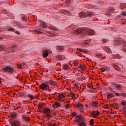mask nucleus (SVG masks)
I'll return each instance as SVG.
<instances>
[{
    "label": "nucleus",
    "mask_w": 126,
    "mask_h": 126,
    "mask_svg": "<svg viewBox=\"0 0 126 126\" xmlns=\"http://www.w3.org/2000/svg\"><path fill=\"white\" fill-rule=\"evenodd\" d=\"M76 33L79 34H87V35H90V36H92V35H94L95 33V32L93 30L91 29H79L76 30Z\"/></svg>",
    "instance_id": "obj_1"
},
{
    "label": "nucleus",
    "mask_w": 126,
    "mask_h": 126,
    "mask_svg": "<svg viewBox=\"0 0 126 126\" xmlns=\"http://www.w3.org/2000/svg\"><path fill=\"white\" fill-rule=\"evenodd\" d=\"M2 70H4L5 72H7L8 73H13L14 72V68L9 66H6L4 67Z\"/></svg>",
    "instance_id": "obj_2"
},
{
    "label": "nucleus",
    "mask_w": 126,
    "mask_h": 126,
    "mask_svg": "<svg viewBox=\"0 0 126 126\" xmlns=\"http://www.w3.org/2000/svg\"><path fill=\"white\" fill-rule=\"evenodd\" d=\"M9 123L12 126H20V122L18 120H15L14 119L13 121L11 120V119H9Z\"/></svg>",
    "instance_id": "obj_3"
},
{
    "label": "nucleus",
    "mask_w": 126,
    "mask_h": 126,
    "mask_svg": "<svg viewBox=\"0 0 126 126\" xmlns=\"http://www.w3.org/2000/svg\"><path fill=\"white\" fill-rule=\"evenodd\" d=\"M121 44H124V46H126V42L123 39L115 40V45L118 46V45H121Z\"/></svg>",
    "instance_id": "obj_4"
},
{
    "label": "nucleus",
    "mask_w": 126,
    "mask_h": 126,
    "mask_svg": "<svg viewBox=\"0 0 126 126\" xmlns=\"http://www.w3.org/2000/svg\"><path fill=\"white\" fill-rule=\"evenodd\" d=\"M84 119V118H83V117H82V116L78 115L75 118L74 121H75V122H76V123H79V122H80V121H83Z\"/></svg>",
    "instance_id": "obj_5"
},
{
    "label": "nucleus",
    "mask_w": 126,
    "mask_h": 126,
    "mask_svg": "<svg viewBox=\"0 0 126 126\" xmlns=\"http://www.w3.org/2000/svg\"><path fill=\"white\" fill-rule=\"evenodd\" d=\"M47 87H49V85L45 83H42L39 86V88H40L41 90H45V89H47Z\"/></svg>",
    "instance_id": "obj_6"
},
{
    "label": "nucleus",
    "mask_w": 126,
    "mask_h": 126,
    "mask_svg": "<svg viewBox=\"0 0 126 126\" xmlns=\"http://www.w3.org/2000/svg\"><path fill=\"white\" fill-rule=\"evenodd\" d=\"M111 86L118 89V90H122V86L120 85H117L115 83H111Z\"/></svg>",
    "instance_id": "obj_7"
},
{
    "label": "nucleus",
    "mask_w": 126,
    "mask_h": 126,
    "mask_svg": "<svg viewBox=\"0 0 126 126\" xmlns=\"http://www.w3.org/2000/svg\"><path fill=\"white\" fill-rule=\"evenodd\" d=\"M90 105L93 107V108H97L99 106V104L97 101H93L90 103Z\"/></svg>",
    "instance_id": "obj_8"
},
{
    "label": "nucleus",
    "mask_w": 126,
    "mask_h": 126,
    "mask_svg": "<svg viewBox=\"0 0 126 126\" xmlns=\"http://www.w3.org/2000/svg\"><path fill=\"white\" fill-rule=\"evenodd\" d=\"M42 56L43 58H47L49 56V52L47 50H43L42 52Z\"/></svg>",
    "instance_id": "obj_9"
},
{
    "label": "nucleus",
    "mask_w": 126,
    "mask_h": 126,
    "mask_svg": "<svg viewBox=\"0 0 126 126\" xmlns=\"http://www.w3.org/2000/svg\"><path fill=\"white\" fill-rule=\"evenodd\" d=\"M17 117V115H16V113L14 112L12 113L10 115V118L12 119V120H15Z\"/></svg>",
    "instance_id": "obj_10"
},
{
    "label": "nucleus",
    "mask_w": 126,
    "mask_h": 126,
    "mask_svg": "<svg viewBox=\"0 0 126 126\" xmlns=\"http://www.w3.org/2000/svg\"><path fill=\"white\" fill-rule=\"evenodd\" d=\"M91 114L94 118H96V117H97V116H98L99 114H100V112H99L98 111H93L91 112Z\"/></svg>",
    "instance_id": "obj_11"
},
{
    "label": "nucleus",
    "mask_w": 126,
    "mask_h": 126,
    "mask_svg": "<svg viewBox=\"0 0 126 126\" xmlns=\"http://www.w3.org/2000/svg\"><path fill=\"white\" fill-rule=\"evenodd\" d=\"M79 16L82 18V17H87V14L85 12H81L79 13Z\"/></svg>",
    "instance_id": "obj_12"
},
{
    "label": "nucleus",
    "mask_w": 126,
    "mask_h": 126,
    "mask_svg": "<svg viewBox=\"0 0 126 126\" xmlns=\"http://www.w3.org/2000/svg\"><path fill=\"white\" fill-rule=\"evenodd\" d=\"M86 14H87V17H88L89 16L92 17L94 16V12L92 11H87Z\"/></svg>",
    "instance_id": "obj_13"
},
{
    "label": "nucleus",
    "mask_w": 126,
    "mask_h": 126,
    "mask_svg": "<svg viewBox=\"0 0 126 126\" xmlns=\"http://www.w3.org/2000/svg\"><path fill=\"white\" fill-rule=\"evenodd\" d=\"M83 107H84L83 104L79 102L76 104L75 106L76 108H79L80 109H83Z\"/></svg>",
    "instance_id": "obj_14"
},
{
    "label": "nucleus",
    "mask_w": 126,
    "mask_h": 126,
    "mask_svg": "<svg viewBox=\"0 0 126 126\" xmlns=\"http://www.w3.org/2000/svg\"><path fill=\"white\" fill-rule=\"evenodd\" d=\"M59 97L60 99H63L64 98V94L62 93H59Z\"/></svg>",
    "instance_id": "obj_15"
},
{
    "label": "nucleus",
    "mask_w": 126,
    "mask_h": 126,
    "mask_svg": "<svg viewBox=\"0 0 126 126\" xmlns=\"http://www.w3.org/2000/svg\"><path fill=\"white\" fill-rule=\"evenodd\" d=\"M44 112H45V113H48V114H50V113H52V111L49 108H44L43 109Z\"/></svg>",
    "instance_id": "obj_16"
},
{
    "label": "nucleus",
    "mask_w": 126,
    "mask_h": 126,
    "mask_svg": "<svg viewBox=\"0 0 126 126\" xmlns=\"http://www.w3.org/2000/svg\"><path fill=\"white\" fill-rule=\"evenodd\" d=\"M40 27H42V28H46L47 24H46L45 22H43L40 24Z\"/></svg>",
    "instance_id": "obj_17"
},
{
    "label": "nucleus",
    "mask_w": 126,
    "mask_h": 126,
    "mask_svg": "<svg viewBox=\"0 0 126 126\" xmlns=\"http://www.w3.org/2000/svg\"><path fill=\"white\" fill-rule=\"evenodd\" d=\"M16 48V46H13L9 47V49H10L9 52H14L15 51Z\"/></svg>",
    "instance_id": "obj_18"
},
{
    "label": "nucleus",
    "mask_w": 126,
    "mask_h": 126,
    "mask_svg": "<svg viewBox=\"0 0 126 126\" xmlns=\"http://www.w3.org/2000/svg\"><path fill=\"white\" fill-rule=\"evenodd\" d=\"M113 66L114 68H115V69H116V70H120V67H119V66H118V65L116 64H113Z\"/></svg>",
    "instance_id": "obj_19"
},
{
    "label": "nucleus",
    "mask_w": 126,
    "mask_h": 126,
    "mask_svg": "<svg viewBox=\"0 0 126 126\" xmlns=\"http://www.w3.org/2000/svg\"><path fill=\"white\" fill-rule=\"evenodd\" d=\"M58 49L60 51V52H63L64 51V48L63 46H59L58 47Z\"/></svg>",
    "instance_id": "obj_20"
},
{
    "label": "nucleus",
    "mask_w": 126,
    "mask_h": 126,
    "mask_svg": "<svg viewBox=\"0 0 126 126\" xmlns=\"http://www.w3.org/2000/svg\"><path fill=\"white\" fill-rule=\"evenodd\" d=\"M112 97H114V94H113L109 93L107 94L108 99H111Z\"/></svg>",
    "instance_id": "obj_21"
},
{
    "label": "nucleus",
    "mask_w": 126,
    "mask_h": 126,
    "mask_svg": "<svg viewBox=\"0 0 126 126\" xmlns=\"http://www.w3.org/2000/svg\"><path fill=\"white\" fill-rule=\"evenodd\" d=\"M78 125L80 126H86V124L83 122V120L81 121V123H78Z\"/></svg>",
    "instance_id": "obj_22"
},
{
    "label": "nucleus",
    "mask_w": 126,
    "mask_h": 126,
    "mask_svg": "<svg viewBox=\"0 0 126 126\" xmlns=\"http://www.w3.org/2000/svg\"><path fill=\"white\" fill-rule=\"evenodd\" d=\"M50 84H51V85H54V86H56L57 85V82L54 81H50L49 82Z\"/></svg>",
    "instance_id": "obj_23"
},
{
    "label": "nucleus",
    "mask_w": 126,
    "mask_h": 126,
    "mask_svg": "<svg viewBox=\"0 0 126 126\" xmlns=\"http://www.w3.org/2000/svg\"><path fill=\"white\" fill-rule=\"evenodd\" d=\"M54 105L56 106V108H59V107H61V104L58 102H56L54 103Z\"/></svg>",
    "instance_id": "obj_24"
},
{
    "label": "nucleus",
    "mask_w": 126,
    "mask_h": 126,
    "mask_svg": "<svg viewBox=\"0 0 126 126\" xmlns=\"http://www.w3.org/2000/svg\"><path fill=\"white\" fill-rule=\"evenodd\" d=\"M109 70H110V68L108 67H103V72H105V71H109Z\"/></svg>",
    "instance_id": "obj_25"
},
{
    "label": "nucleus",
    "mask_w": 126,
    "mask_h": 126,
    "mask_svg": "<svg viewBox=\"0 0 126 126\" xmlns=\"http://www.w3.org/2000/svg\"><path fill=\"white\" fill-rule=\"evenodd\" d=\"M49 29L53 31H57V28L56 27H50Z\"/></svg>",
    "instance_id": "obj_26"
},
{
    "label": "nucleus",
    "mask_w": 126,
    "mask_h": 126,
    "mask_svg": "<svg viewBox=\"0 0 126 126\" xmlns=\"http://www.w3.org/2000/svg\"><path fill=\"white\" fill-rule=\"evenodd\" d=\"M68 67V65H67V64H63V68L64 69H65V70H66V69H67V67Z\"/></svg>",
    "instance_id": "obj_27"
},
{
    "label": "nucleus",
    "mask_w": 126,
    "mask_h": 126,
    "mask_svg": "<svg viewBox=\"0 0 126 126\" xmlns=\"http://www.w3.org/2000/svg\"><path fill=\"white\" fill-rule=\"evenodd\" d=\"M121 104L122 105V106H126V102L125 101V100L121 101Z\"/></svg>",
    "instance_id": "obj_28"
},
{
    "label": "nucleus",
    "mask_w": 126,
    "mask_h": 126,
    "mask_svg": "<svg viewBox=\"0 0 126 126\" xmlns=\"http://www.w3.org/2000/svg\"><path fill=\"white\" fill-rule=\"evenodd\" d=\"M90 41H91V39H88V40H85L84 41V44H89V43H90Z\"/></svg>",
    "instance_id": "obj_29"
},
{
    "label": "nucleus",
    "mask_w": 126,
    "mask_h": 126,
    "mask_svg": "<svg viewBox=\"0 0 126 126\" xmlns=\"http://www.w3.org/2000/svg\"><path fill=\"white\" fill-rule=\"evenodd\" d=\"M79 51L82 53H87V51L85 49H79Z\"/></svg>",
    "instance_id": "obj_30"
},
{
    "label": "nucleus",
    "mask_w": 126,
    "mask_h": 126,
    "mask_svg": "<svg viewBox=\"0 0 126 126\" xmlns=\"http://www.w3.org/2000/svg\"><path fill=\"white\" fill-rule=\"evenodd\" d=\"M57 59L59 61H61L63 59V56H62V55H58Z\"/></svg>",
    "instance_id": "obj_31"
},
{
    "label": "nucleus",
    "mask_w": 126,
    "mask_h": 126,
    "mask_svg": "<svg viewBox=\"0 0 126 126\" xmlns=\"http://www.w3.org/2000/svg\"><path fill=\"white\" fill-rule=\"evenodd\" d=\"M90 125L91 126H94V119H91L90 120Z\"/></svg>",
    "instance_id": "obj_32"
},
{
    "label": "nucleus",
    "mask_w": 126,
    "mask_h": 126,
    "mask_svg": "<svg viewBox=\"0 0 126 126\" xmlns=\"http://www.w3.org/2000/svg\"><path fill=\"white\" fill-rule=\"evenodd\" d=\"M71 116H72L73 118H74V117H77V114L75 112H73L71 114Z\"/></svg>",
    "instance_id": "obj_33"
},
{
    "label": "nucleus",
    "mask_w": 126,
    "mask_h": 126,
    "mask_svg": "<svg viewBox=\"0 0 126 126\" xmlns=\"http://www.w3.org/2000/svg\"><path fill=\"white\" fill-rule=\"evenodd\" d=\"M27 97H29V98H31V99H34V97H33V95L32 94H29L27 95Z\"/></svg>",
    "instance_id": "obj_34"
},
{
    "label": "nucleus",
    "mask_w": 126,
    "mask_h": 126,
    "mask_svg": "<svg viewBox=\"0 0 126 126\" xmlns=\"http://www.w3.org/2000/svg\"><path fill=\"white\" fill-rule=\"evenodd\" d=\"M44 114H45L46 117H47V118H51V116L50 115V114L49 113L44 112Z\"/></svg>",
    "instance_id": "obj_35"
},
{
    "label": "nucleus",
    "mask_w": 126,
    "mask_h": 126,
    "mask_svg": "<svg viewBox=\"0 0 126 126\" xmlns=\"http://www.w3.org/2000/svg\"><path fill=\"white\" fill-rule=\"evenodd\" d=\"M38 108L39 109V110H44V108H43V106H42V105H41L40 104H38Z\"/></svg>",
    "instance_id": "obj_36"
},
{
    "label": "nucleus",
    "mask_w": 126,
    "mask_h": 126,
    "mask_svg": "<svg viewBox=\"0 0 126 126\" xmlns=\"http://www.w3.org/2000/svg\"><path fill=\"white\" fill-rule=\"evenodd\" d=\"M19 94H20V96H21L22 97L24 96V93H23V92H20L19 93Z\"/></svg>",
    "instance_id": "obj_37"
},
{
    "label": "nucleus",
    "mask_w": 126,
    "mask_h": 126,
    "mask_svg": "<svg viewBox=\"0 0 126 126\" xmlns=\"http://www.w3.org/2000/svg\"><path fill=\"white\" fill-rule=\"evenodd\" d=\"M107 52H108V53H109L110 54H111V53H112V50H111V49L107 48L106 49Z\"/></svg>",
    "instance_id": "obj_38"
},
{
    "label": "nucleus",
    "mask_w": 126,
    "mask_h": 126,
    "mask_svg": "<svg viewBox=\"0 0 126 126\" xmlns=\"http://www.w3.org/2000/svg\"><path fill=\"white\" fill-rule=\"evenodd\" d=\"M9 31H11L12 32H14V31H15V29L11 28L9 29Z\"/></svg>",
    "instance_id": "obj_39"
},
{
    "label": "nucleus",
    "mask_w": 126,
    "mask_h": 126,
    "mask_svg": "<svg viewBox=\"0 0 126 126\" xmlns=\"http://www.w3.org/2000/svg\"><path fill=\"white\" fill-rule=\"evenodd\" d=\"M88 86L89 87V88H91V89H93V86H92L91 84H89L88 85Z\"/></svg>",
    "instance_id": "obj_40"
},
{
    "label": "nucleus",
    "mask_w": 126,
    "mask_h": 126,
    "mask_svg": "<svg viewBox=\"0 0 126 126\" xmlns=\"http://www.w3.org/2000/svg\"><path fill=\"white\" fill-rule=\"evenodd\" d=\"M120 95H121V96H123V97H126V94H125V93H121V94H120Z\"/></svg>",
    "instance_id": "obj_41"
},
{
    "label": "nucleus",
    "mask_w": 126,
    "mask_h": 126,
    "mask_svg": "<svg viewBox=\"0 0 126 126\" xmlns=\"http://www.w3.org/2000/svg\"><path fill=\"white\" fill-rule=\"evenodd\" d=\"M27 122H30V118L27 117L26 119H25Z\"/></svg>",
    "instance_id": "obj_42"
},
{
    "label": "nucleus",
    "mask_w": 126,
    "mask_h": 126,
    "mask_svg": "<svg viewBox=\"0 0 126 126\" xmlns=\"http://www.w3.org/2000/svg\"><path fill=\"white\" fill-rule=\"evenodd\" d=\"M123 24H126V19L122 20Z\"/></svg>",
    "instance_id": "obj_43"
},
{
    "label": "nucleus",
    "mask_w": 126,
    "mask_h": 126,
    "mask_svg": "<svg viewBox=\"0 0 126 126\" xmlns=\"http://www.w3.org/2000/svg\"><path fill=\"white\" fill-rule=\"evenodd\" d=\"M35 33H37V34H42V32L39 31H35Z\"/></svg>",
    "instance_id": "obj_44"
},
{
    "label": "nucleus",
    "mask_w": 126,
    "mask_h": 126,
    "mask_svg": "<svg viewBox=\"0 0 126 126\" xmlns=\"http://www.w3.org/2000/svg\"><path fill=\"white\" fill-rule=\"evenodd\" d=\"M70 94H71V97L72 98H74L75 96L74 94H73V93H71Z\"/></svg>",
    "instance_id": "obj_45"
},
{
    "label": "nucleus",
    "mask_w": 126,
    "mask_h": 126,
    "mask_svg": "<svg viewBox=\"0 0 126 126\" xmlns=\"http://www.w3.org/2000/svg\"><path fill=\"white\" fill-rule=\"evenodd\" d=\"M73 64L75 65V66H77L78 65V63H76V62H74Z\"/></svg>",
    "instance_id": "obj_46"
},
{
    "label": "nucleus",
    "mask_w": 126,
    "mask_h": 126,
    "mask_svg": "<svg viewBox=\"0 0 126 126\" xmlns=\"http://www.w3.org/2000/svg\"><path fill=\"white\" fill-rule=\"evenodd\" d=\"M78 85V84L75 83L74 84V86H75L76 87H77L78 89H79V86H77Z\"/></svg>",
    "instance_id": "obj_47"
},
{
    "label": "nucleus",
    "mask_w": 126,
    "mask_h": 126,
    "mask_svg": "<svg viewBox=\"0 0 126 126\" xmlns=\"http://www.w3.org/2000/svg\"><path fill=\"white\" fill-rule=\"evenodd\" d=\"M115 94L116 96H117L118 97H119V96H120V95H121V94L120 93H115Z\"/></svg>",
    "instance_id": "obj_48"
},
{
    "label": "nucleus",
    "mask_w": 126,
    "mask_h": 126,
    "mask_svg": "<svg viewBox=\"0 0 126 126\" xmlns=\"http://www.w3.org/2000/svg\"><path fill=\"white\" fill-rule=\"evenodd\" d=\"M69 105H70V104L65 105V107L66 109H68L69 108Z\"/></svg>",
    "instance_id": "obj_49"
},
{
    "label": "nucleus",
    "mask_w": 126,
    "mask_h": 126,
    "mask_svg": "<svg viewBox=\"0 0 126 126\" xmlns=\"http://www.w3.org/2000/svg\"><path fill=\"white\" fill-rule=\"evenodd\" d=\"M22 118H23V119L25 120L27 118V116H26V115H22Z\"/></svg>",
    "instance_id": "obj_50"
},
{
    "label": "nucleus",
    "mask_w": 126,
    "mask_h": 126,
    "mask_svg": "<svg viewBox=\"0 0 126 126\" xmlns=\"http://www.w3.org/2000/svg\"><path fill=\"white\" fill-rule=\"evenodd\" d=\"M122 14L123 15V16H126V12H123Z\"/></svg>",
    "instance_id": "obj_51"
},
{
    "label": "nucleus",
    "mask_w": 126,
    "mask_h": 126,
    "mask_svg": "<svg viewBox=\"0 0 126 126\" xmlns=\"http://www.w3.org/2000/svg\"><path fill=\"white\" fill-rule=\"evenodd\" d=\"M123 15L121 14L120 15H118V17H119L120 18H122V17H123Z\"/></svg>",
    "instance_id": "obj_52"
},
{
    "label": "nucleus",
    "mask_w": 126,
    "mask_h": 126,
    "mask_svg": "<svg viewBox=\"0 0 126 126\" xmlns=\"http://www.w3.org/2000/svg\"><path fill=\"white\" fill-rule=\"evenodd\" d=\"M38 30L40 31H44V29L42 28H40Z\"/></svg>",
    "instance_id": "obj_53"
},
{
    "label": "nucleus",
    "mask_w": 126,
    "mask_h": 126,
    "mask_svg": "<svg viewBox=\"0 0 126 126\" xmlns=\"http://www.w3.org/2000/svg\"><path fill=\"white\" fill-rule=\"evenodd\" d=\"M100 70H101V71L102 72H104V67L100 68Z\"/></svg>",
    "instance_id": "obj_54"
},
{
    "label": "nucleus",
    "mask_w": 126,
    "mask_h": 126,
    "mask_svg": "<svg viewBox=\"0 0 126 126\" xmlns=\"http://www.w3.org/2000/svg\"><path fill=\"white\" fill-rule=\"evenodd\" d=\"M15 32L16 33V34H20V32H19L17 31H16Z\"/></svg>",
    "instance_id": "obj_55"
},
{
    "label": "nucleus",
    "mask_w": 126,
    "mask_h": 126,
    "mask_svg": "<svg viewBox=\"0 0 126 126\" xmlns=\"http://www.w3.org/2000/svg\"><path fill=\"white\" fill-rule=\"evenodd\" d=\"M52 126H57V124L54 123L53 124H52Z\"/></svg>",
    "instance_id": "obj_56"
},
{
    "label": "nucleus",
    "mask_w": 126,
    "mask_h": 126,
    "mask_svg": "<svg viewBox=\"0 0 126 126\" xmlns=\"http://www.w3.org/2000/svg\"><path fill=\"white\" fill-rule=\"evenodd\" d=\"M102 42H103V43H106V42H107V40L106 39H103Z\"/></svg>",
    "instance_id": "obj_57"
},
{
    "label": "nucleus",
    "mask_w": 126,
    "mask_h": 126,
    "mask_svg": "<svg viewBox=\"0 0 126 126\" xmlns=\"http://www.w3.org/2000/svg\"><path fill=\"white\" fill-rule=\"evenodd\" d=\"M70 1V0H66V3H67Z\"/></svg>",
    "instance_id": "obj_58"
},
{
    "label": "nucleus",
    "mask_w": 126,
    "mask_h": 126,
    "mask_svg": "<svg viewBox=\"0 0 126 126\" xmlns=\"http://www.w3.org/2000/svg\"><path fill=\"white\" fill-rule=\"evenodd\" d=\"M47 126H52V124L51 123L48 124H47Z\"/></svg>",
    "instance_id": "obj_59"
},
{
    "label": "nucleus",
    "mask_w": 126,
    "mask_h": 126,
    "mask_svg": "<svg viewBox=\"0 0 126 126\" xmlns=\"http://www.w3.org/2000/svg\"><path fill=\"white\" fill-rule=\"evenodd\" d=\"M122 109H123L122 111H125V109L126 110V107H125V106L124 107H123Z\"/></svg>",
    "instance_id": "obj_60"
},
{
    "label": "nucleus",
    "mask_w": 126,
    "mask_h": 126,
    "mask_svg": "<svg viewBox=\"0 0 126 126\" xmlns=\"http://www.w3.org/2000/svg\"><path fill=\"white\" fill-rule=\"evenodd\" d=\"M1 50H2V51H4L5 50V48H3V47L1 48Z\"/></svg>",
    "instance_id": "obj_61"
},
{
    "label": "nucleus",
    "mask_w": 126,
    "mask_h": 126,
    "mask_svg": "<svg viewBox=\"0 0 126 126\" xmlns=\"http://www.w3.org/2000/svg\"><path fill=\"white\" fill-rule=\"evenodd\" d=\"M111 92H113V93H116V91H113V90H111Z\"/></svg>",
    "instance_id": "obj_62"
},
{
    "label": "nucleus",
    "mask_w": 126,
    "mask_h": 126,
    "mask_svg": "<svg viewBox=\"0 0 126 126\" xmlns=\"http://www.w3.org/2000/svg\"><path fill=\"white\" fill-rule=\"evenodd\" d=\"M123 114H126V111H122Z\"/></svg>",
    "instance_id": "obj_63"
},
{
    "label": "nucleus",
    "mask_w": 126,
    "mask_h": 126,
    "mask_svg": "<svg viewBox=\"0 0 126 126\" xmlns=\"http://www.w3.org/2000/svg\"><path fill=\"white\" fill-rule=\"evenodd\" d=\"M22 19L24 20V19H25V17H22Z\"/></svg>",
    "instance_id": "obj_64"
}]
</instances>
